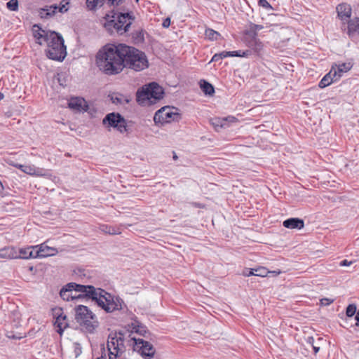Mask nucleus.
<instances>
[{"label": "nucleus", "mask_w": 359, "mask_h": 359, "mask_svg": "<svg viewBox=\"0 0 359 359\" xmlns=\"http://www.w3.org/2000/svg\"><path fill=\"white\" fill-rule=\"evenodd\" d=\"M57 252L56 249L46 246V257L55 255Z\"/></svg>", "instance_id": "obj_44"}, {"label": "nucleus", "mask_w": 359, "mask_h": 359, "mask_svg": "<svg viewBox=\"0 0 359 359\" xmlns=\"http://www.w3.org/2000/svg\"><path fill=\"white\" fill-rule=\"evenodd\" d=\"M111 13V15L107 14L104 18L106 19V22L104 23V27L111 34L115 32L120 35L128 32L130 29V25L135 20L133 13L113 10Z\"/></svg>", "instance_id": "obj_3"}, {"label": "nucleus", "mask_w": 359, "mask_h": 359, "mask_svg": "<svg viewBox=\"0 0 359 359\" xmlns=\"http://www.w3.org/2000/svg\"><path fill=\"white\" fill-rule=\"evenodd\" d=\"M82 353V348L79 343H74V353L76 358H78Z\"/></svg>", "instance_id": "obj_39"}, {"label": "nucleus", "mask_w": 359, "mask_h": 359, "mask_svg": "<svg viewBox=\"0 0 359 359\" xmlns=\"http://www.w3.org/2000/svg\"><path fill=\"white\" fill-rule=\"evenodd\" d=\"M306 341L307 344L312 346L314 353L316 354L320 350V346L315 344L314 338L313 337H308Z\"/></svg>", "instance_id": "obj_37"}, {"label": "nucleus", "mask_w": 359, "mask_h": 359, "mask_svg": "<svg viewBox=\"0 0 359 359\" xmlns=\"http://www.w3.org/2000/svg\"><path fill=\"white\" fill-rule=\"evenodd\" d=\"M282 271H243L241 275L245 277L255 276L259 277H276L278 276Z\"/></svg>", "instance_id": "obj_15"}, {"label": "nucleus", "mask_w": 359, "mask_h": 359, "mask_svg": "<svg viewBox=\"0 0 359 359\" xmlns=\"http://www.w3.org/2000/svg\"><path fill=\"white\" fill-rule=\"evenodd\" d=\"M124 0H107V4L109 6H118Z\"/></svg>", "instance_id": "obj_40"}, {"label": "nucleus", "mask_w": 359, "mask_h": 359, "mask_svg": "<svg viewBox=\"0 0 359 359\" xmlns=\"http://www.w3.org/2000/svg\"><path fill=\"white\" fill-rule=\"evenodd\" d=\"M264 25V28H266V29H269L272 26L271 25H270L269 23H265Z\"/></svg>", "instance_id": "obj_51"}, {"label": "nucleus", "mask_w": 359, "mask_h": 359, "mask_svg": "<svg viewBox=\"0 0 359 359\" xmlns=\"http://www.w3.org/2000/svg\"><path fill=\"white\" fill-rule=\"evenodd\" d=\"M249 46L255 51L259 52L262 48V43L257 38V36H252V40L249 42Z\"/></svg>", "instance_id": "obj_29"}, {"label": "nucleus", "mask_w": 359, "mask_h": 359, "mask_svg": "<svg viewBox=\"0 0 359 359\" xmlns=\"http://www.w3.org/2000/svg\"><path fill=\"white\" fill-rule=\"evenodd\" d=\"M107 0H86V7L89 11H95L102 7Z\"/></svg>", "instance_id": "obj_25"}, {"label": "nucleus", "mask_w": 359, "mask_h": 359, "mask_svg": "<svg viewBox=\"0 0 359 359\" xmlns=\"http://www.w3.org/2000/svg\"><path fill=\"white\" fill-rule=\"evenodd\" d=\"M0 257L3 259H14L18 255L15 249L12 247H5L0 249Z\"/></svg>", "instance_id": "obj_22"}, {"label": "nucleus", "mask_w": 359, "mask_h": 359, "mask_svg": "<svg viewBox=\"0 0 359 359\" xmlns=\"http://www.w3.org/2000/svg\"><path fill=\"white\" fill-rule=\"evenodd\" d=\"M118 334L119 336L116 339V346L114 347V350L117 353L121 351V353H123L125 352L123 335L121 332H119Z\"/></svg>", "instance_id": "obj_26"}, {"label": "nucleus", "mask_w": 359, "mask_h": 359, "mask_svg": "<svg viewBox=\"0 0 359 359\" xmlns=\"http://www.w3.org/2000/svg\"><path fill=\"white\" fill-rule=\"evenodd\" d=\"M339 80V76L336 74V71L334 69H330L329 73H327L320 81L319 87L320 88H324L332 83L337 81Z\"/></svg>", "instance_id": "obj_17"}, {"label": "nucleus", "mask_w": 359, "mask_h": 359, "mask_svg": "<svg viewBox=\"0 0 359 359\" xmlns=\"http://www.w3.org/2000/svg\"><path fill=\"white\" fill-rule=\"evenodd\" d=\"M170 19H169V18H166V19L163 21V26L164 27H168L170 26Z\"/></svg>", "instance_id": "obj_48"}, {"label": "nucleus", "mask_w": 359, "mask_h": 359, "mask_svg": "<svg viewBox=\"0 0 359 359\" xmlns=\"http://www.w3.org/2000/svg\"><path fill=\"white\" fill-rule=\"evenodd\" d=\"M133 341V349L138 353L144 359H151L156 353V349L149 341L142 339L132 337Z\"/></svg>", "instance_id": "obj_9"}, {"label": "nucleus", "mask_w": 359, "mask_h": 359, "mask_svg": "<svg viewBox=\"0 0 359 359\" xmlns=\"http://www.w3.org/2000/svg\"><path fill=\"white\" fill-rule=\"evenodd\" d=\"M68 107L77 112H85L88 109L87 102L81 97H71L68 101Z\"/></svg>", "instance_id": "obj_12"}, {"label": "nucleus", "mask_w": 359, "mask_h": 359, "mask_svg": "<svg viewBox=\"0 0 359 359\" xmlns=\"http://www.w3.org/2000/svg\"><path fill=\"white\" fill-rule=\"evenodd\" d=\"M201 88L205 95H212L215 93L214 87L212 84L205 80H201L200 82Z\"/></svg>", "instance_id": "obj_27"}, {"label": "nucleus", "mask_w": 359, "mask_h": 359, "mask_svg": "<svg viewBox=\"0 0 359 359\" xmlns=\"http://www.w3.org/2000/svg\"><path fill=\"white\" fill-rule=\"evenodd\" d=\"M285 228L294 229H302L304 226V221L299 218H290L285 220L283 223Z\"/></svg>", "instance_id": "obj_19"}, {"label": "nucleus", "mask_w": 359, "mask_h": 359, "mask_svg": "<svg viewBox=\"0 0 359 359\" xmlns=\"http://www.w3.org/2000/svg\"><path fill=\"white\" fill-rule=\"evenodd\" d=\"M225 119H226V122H234L236 120V118L234 116H228Z\"/></svg>", "instance_id": "obj_50"}, {"label": "nucleus", "mask_w": 359, "mask_h": 359, "mask_svg": "<svg viewBox=\"0 0 359 359\" xmlns=\"http://www.w3.org/2000/svg\"><path fill=\"white\" fill-rule=\"evenodd\" d=\"M67 11V8H66L65 5L62 4V2L58 5L57 4H53L50 5H48L46 4V17L52 16L57 12L64 13Z\"/></svg>", "instance_id": "obj_20"}, {"label": "nucleus", "mask_w": 359, "mask_h": 359, "mask_svg": "<svg viewBox=\"0 0 359 359\" xmlns=\"http://www.w3.org/2000/svg\"><path fill=\"white\" fill-rule=\"evenodd\" d=\"M212 125L216 130H219V128L226 127V119H221L219 118L212 120Z\"/></svg>", "instance_id": "obj_31"}, {"label": "nucleus", "mask_w": 359, "mask_h": 359, "mask_svg": "<svg viewBox=\"0 0 359 359\" xmlns=\"http://www.w3.org/2000/svg\"><path fill=\"white\" fill-rule=\"evenodd\" d=\"M78 324L83 332L88 334H93L99 326V322L96 316H94L93 319L87 318L78 323Z\"/></svg>", "instance_id": "obj_13"}, {"label": "nucleus", "mask_w": 359, "mask_h": 359, "mask_svg": "<svg viewBox=\"0 0 359 359\" xmlns=\"http://www.w3.org/2000/svg\"><path fill=\"white\" fill-rule=\"evenodd\" d=\"M320 302L321 306H329L334 302V299L325 297V298L321 299L320 300Z\"/></svg>", "instance_id": "obj_43"}, {"label": "nucleus", "mask_w": 359, "mask_h": 359, "mask_svg": "<svg viewBox=\"0 0 359 359\" xmlns=\"http://www.w3.org/2000/svg\"><path fill=\"white\" fill-rule=\"evenodd\" d=\"M125 44L106 45L98 51L96 64L98 68L108 75L120 73L124 68Z\"/></svg>", "instance_id": "obj_2"}, {"label": "nucleus", "mask_w": 359, "mask_h": 359, "mask_svg": "<svg viewBox=\"0 0 359 359\" xmlns=\"http://www.w3.org/2000/svg\"><path fill=\"white\" fill-rule=\"evenodd\" d=\"M139 1H140V0H135V1H136L137 3H138V2H139Z\"/></svg>", "instance_id": "obj_58"}, {"label": "nucleus", "mask_w": 359, "mask_h": 359, "mask_svg": "<svg viewBox=\"0 0 359 359\" xmlns=\"http://www.w3.org/2000/svg\"><path fill=\"white\" fill-rule=\"evenodd\" d=\"M354 263H355V262L348 261L346 259H344L339 262V266H352Z\"/></svg>", "instance_id": "obj_45"}, {"label": "nucleus", "mask_w": 359, "mask_h": 359, "mask_svg": "<svg viewBox=\"0 0 359 359\" xmlns=\"http://www.w3.org/2000/svg\"><path fill=\"white\" fill-rule=\"evenodd\" d=\"M220 60H221V57H220V55H219V53H215L212 56L210 62H217V61H219Z\"/></svg>", "instance_id": "obj_46"}, {"label": "nucleus", "mask_w": 359, "mask_h": 359, "mask_svg": "<svg viewBox=\"0 0 359 359\" xmlns=\"http://www.w3.org/2000/svg\"><path fill=\"white\" fill-rule=\"evenodd\" d=\"M123 353H121V351L117 353L116 352L115 353L111 351H109V359H118L121 355H122Z\"/></svg>", "instance_id": "obj_42"}, {"label": "nucleus", "mask_w": 359, "mask_h": 359, "mask_svg": "<svg viewBox=\"0 0 359 359\" xmlns=\"http://www.w3.org/2000/svg\"><path fill=\"white\" fill-rule=\"evenodd\" d=\"M29 269L32 270V269H33V266H30V267L29 268Z\"/></svg>", "instance_id": "obj_56"}, {"label": "nucleus", "mask_w": 359, "mask_h": 359, "mask_svg": "<svg viewBox=\"0 0 359 359\" xmlns=\"http://www.w3.org/2000/svg\"><path fill=\"white\" fill-rule=\"evenodd\" d=\"M181 118L178 109L173 107L165 106L158 109L154 114L155 123H168L172 121H177Z\"/></svg>", "instance_id": "obj_8"}, {"label": "nucleus", "mask_w": 359, "mask_h": 359, "mask_svg": "<svg viewBox=\"0 0 359 359\" xmlns=\"http://www.w3.org/2000/svg\"><path fill=\"white\" fill-rule=\"evenodd\" d=\"M104 125L116 128L121 133L128 131L126 120L118 113L108 114L103 119Z\"/></svg>", "instance_id": "obj_10"}, {"label": "nucleus", "mask_w": 359, "mask_h": 359, "mask_svg": "<svg viewBox=\"0 0 359 359\" xmlns=\"http://www.w3.org/2000/svg\"><path fill=\"white\" fill-rule=\"evenodd\" d=\"M351 68L352 65L351 62H344L339 64L336 67H332L331 69H334L336 71V74L339 76V79L344 73L348 72Z\"/></svg>", "instance_id": "obj_23"}, {"label": "nucleus", "mask_w": 359, "mask_h": 359, "mask_svg": "<svg viewBox=\"0 0 359 359\" xmlns=\"http://www.w3.org/2000/svg\"><path fill=\"white\" fill-rule=\"evenodd\" d=\"M32 30L33 36L36 39L37 43L41 45L43 41H45V36L41 34V32H45V31L37 24L32 26Z\"/></svg>", "instance_id": "obj_21"}, {"label": "nucleus", "mask_w": 359, "mask_h": 359, "mask_svg": "<svg viewBox=\"0 0 359 359\" xmlns=\"http://www.w3.org/2000/svg\"><path fill=\"white\" fill-rule=\"evenodd\" d=\"M14 166L20 169L24 172L29 174V175H32L34 172V169L32 167H30L29 165L15 164V165H14Z\"/></svg>", "instance_id": "obj_36"}, {"label": "nucleus", "mask_w": 359, "mask_h": 359, "mask_svg": "<svg viewBox=\"0 0 359 359\" xmlns=\"http://www.w3.org/2000/svg\"><path fill=\"white\" fill-rule=\"evenodd\" d=\"M258 4L266 9H271L272 7L266 0H259Z\"/></svg>", "instance_id": "obj_41"}, {"label": "nucleus", "mask_w": 359, "mask_h": 359, "mask_svg": "<svg viewBox=\"0 0 359 359\" xmlns=\"http://www.w3.org/2000/svg\"><path fill=\"white\" fill-rule=\"evenodd\" d=\"M53 317V325L55 332L62 336L65 330L68 327H74L67 316L61 307H55L51 309Z\"/></svg>", "instance_id": "obj_7"}, {"label": "nucleus", "mask_w": 359, "mask_h": 359, "mask_svg": "<svg viewBox=\"0 0 359 359\" xmlns=\"http://www.w3.org/2000/svg\"><path fill=\"white\" fill-rule=\"evenodd\" d=\"M29 246L25 248H21L19 250V255L18 257L21 259H29L30 256H32V250L29 252Z\"/></svg>", "instance_id": "obj_32"}, {"label": "nucleus", "mask_w": 359, "mask_h": 359, "mask_svg": "<svg viewBox=\"0 0 359 359\" xmlns=\"http://www.w3.org/2000/svg\"><path fill=\"white\" fill-rule=\"evenodd\" d=\"M74 319L78 323L87 318L93 319L96 315L92 311L84 305H77L74 307Z\"/></svg>", "instance_id": "obj_11"}, {"label": "nucleus", "mask_w": 359, "mask_h": 359, "mask_svg": "<svg viewBox=\"0 0 359 359\" xmlns=\"http://www.w3.org/2000/svg\"><path fill=\"white\" fill-rule=\"evenodd\" d=\"M8 337H9V338H12V339H20L22 338V337H23V336L13 334V335H9V336H8Z\"/></svg>", "instance_id": "obj_49"}, {"label": "nucleus", "mask_w": 359, "mask_h": 359, "mask_svg": "<svg viewBox=\"0 0 359 359\" xmlns=\"http://www.w3.org/2000/svg\"><path fill=\"white\" fill-rule=\"evenodd\" d=\"M4 98V95L0 93V100H1Z\"/></svg>", "instance_id": "obj_52"}, {"label": "nucleus", "mask_w": 359, "mask_h": 359, "mask_svg": "<svg viewBox=\"0 0 359 359\" xmlns=\"http://www.w3.org/2000/svg\"><path fill=\"white\" fill-rule=\"evenodd\" d=\"M205 37L210 41H217L221 36L219 32L210 28H208L205 29Z\"/></svg>", "instance_id": "obj_30"}, {"label": "nucleus", "mask_w": 359, "mask_h": 359, "mask_svg": "<svg viewBox=\"0 0 359 359\" xmlns=\"http://www.w3.org/2000/svg\"><path fill=\"white\" fill-rule=\"evenodd\" d=\"M7 8L12 11H15L18 8V0H10L7 3Z\"/></svg>", "instance_id": "obj_38"}, {"label": "nucleus", "mask_w": 359, "mask_h": 359, "mask_svg": "<svg viewBox=\"0 0 359 359\" xmlns=\"http://www.w3.org/2000/svg\"><path fill=\"white\" fill-rule=\"evenodd\" d=\"M128 327L131 328V333L135 332L143 337H146L147 333L149 332L147 327L137 320L128 325Z\"/></svg>", "instance_id": "obj_18"}, {"label": "nucleus", "mask_w": 359, "mask_h": 359, "mask_svg": "<svg viewBox=\"0 0 359 359\" xmlns=\"http://www.w3.org/2000/svg\"><path fill=\"white\" fill-rule=\"evenodd\" d=\"M220 55L221 60L225 58L226 57H243L247 55L248 54L245 52L240 51H222L219 53Z\"/></svg>", "instance_id": "obj_28"}, {"label": "nucleus", "mask_w": 359, "mask_h": 359, "mask_svg": "<svg viewBox=\"0 0 359 359\" xmlns=\"http://www.w3.org/2000/svg\"><path fill=\"white\" fill-rule=\"evenodd\" d=\"M118 338V336L116 335V334H109V337H108V341H107V348L109 349V351H111V348H113L116 346V339Z\"/></svg>", "instance_id": "obj_34"}, {"label": "nucleus", "mask_w": 359, "mask_h": 359, "mask_svg": "<svg viewBox=\"0 0 359 359\" xmlns=\"http://www.w3.org/2000/svg\"><path fill=\"white\" fill-rule=\"evenodd\" d=\"M48 57L53 60L62 61L67 55L62 36L55 32H46Z\"/></svg>", "instance_id": "obj_5"}, {"label": "nucleus", "mask_w": 359, "mask_h": 359, "mask_svg": "<svg viewBox=\"0 0 359 359\" xmlns=\"http://www.w3.org/2000/svg\"><path fill=\"white\" fill-rule=\"evenodd\" d=\"M262 29H264V25L254 23L250 25V32L252 33V36H257V32Z\"/></svg>", "instance_id": "obj_35"}, {"label": "nucleus", "mask_w": 359, "mask_h": 359, "mask_svg": "<svg viewBox=\"0 0 359 359\" xmlns=\"http://www.w3.org/2000/svg\"><path fill=\"white\" fill-rule=\"evenodd\" d=\"M43 243L40 245L29 246V251L32 250L30 258H43L45 257V251L43 248Z\"/></svg>", "instance_id": "obj_24"}, {"label": "nucleus", "mask_w": 359, "mask_h": 359, "mask_svg": "<svg viewBox=\"0 0 359 359\" xmlns=\"http://www.w3.org/2000/svg\"><path fill=\"white\" fill-rule=\"evenodd\" d=\"M357 306L354 304H350L346 309V315L348 318H352L357 313Z\"/></svg>", "instance_id": "obj_33"}, {"label": "nucleus", "mask_w": 359, "mask_h": 359, "mask_svg": "<svg viewBox=\"0 0 359 359\" xmlns=\"http://www.w3.org/2000/svg\"><path fill=\"white\" fill-rule=\"evenodd\" d=\"M257 269H266L264 267H259Z\"/></svg>", "instance_id": "obj_53"}, {"label": "nucleus", "mask_w": 359, "mask_h": 359, "mask_svg": "<svg viewBox=\"0 0 359 359\" xmlns=\"http://www.w3.org/2000/svg\"><path fill=\"white\" fill-rule=\"evenodd\" d=\"M41 11H45V8H41Z\"/></svg>", "instance_id": "obj_54"}, {"label": "nucleus", "mask_w": 359, "mask_h": 359, "mask_svg": "<svg viewBox=\"0 0 359 359\" xmlns=\"http://www.w3.org/2000/svg\"><path fill=\"white\" fill-rule=\"evenodd\" d=\"M111 100H112L113 102H114V103H121L122 102V98L118 97L117 96L112 97Z\"/></svg>", "instance_id": "obj_47"}, {"label": "nucleus", "mask_w": 359, "mask_h": 359, "mask_svg": "<svg viewBox=\"0 0 359 359\" xmlns=\"http://www.w3.org/2000/svg\"><path fill=\"white\" fill-rule=\"evenodd\" d=\"M125 49L126 53H124V67L139 72L148 67V60L143 52L127 45H125Z\"/></svg>", "instance_id": "obj_6"}, {"label": "nucleus", "mask_w": 359, "mask_h": 359, "mask_svg": "<svg viewBox=\"0 0 359 359\" xmlns=\"http://www.w3.org/2000/svg\"><path fill=\"white\" fill-rule=\"evenodd\" d=\"M247 269L252 270V269H252V268H248Z\"/></svg>", "instance_id": "obj_57"}, {"label": "nucleus", "mask_w": 359, "mask_h": 359, "mask_svg": "<svg viewBox=\"0 0 359 359\" xmlns=\"http://www.w3.org/2000/svg\"><path fill=\"white\" fill-rule=\"evenodd\" d=\"M347 23V34L349 37L359 36V18L350 19Z\"/></svg>", "instance_id": "obj_16"}, {"label": "nucleus", "mask_w": 359, "mask_h": 359, "mask_svg": "<svg viewBox=\"0 0 359 359\" xmlns=\"http://www.w3.org/2000/svg\"><path fill=\"white\" fill-rule=\"evenodd\" d=\"M60 297L65 301L92 300L104 310L107 313H111L116 310L121 309V306L114 300L111 294L101 288H95L90 285H81L71 282L62 287L60 291Z\"/></svg>", "instance_id": "obj_1"}, {"label": "nucleus", "mask_w": 359, "mask_h": 359, "mask_svg": "<svg viewBox=\"0 0 359 359\" xmlns=\"http://www.w3.org/2000/svg\"><path fill=\"white\" fill-rule=\"evenodd\" d=\"M76 293L77 292H75V294H74V292H72V295H78Z\"/></svg>", "instance_id": "obj_55"}, {"label": "nucleus", "mask_w": 359, "mask_h": 359, "mask_svg": "<svg viewBox=\"0 0 359 359\" xmlns=\"http://www.w3.org/2000/svg\"><path fill=\"white\" fill-rule=\"evenodd\" d=\"M163 94V88L158 83L152 82L138 89L136 100L140 104L149 106L162 99Z\"/></svg>", "instance_id": "obj_4"}, {"label": "nucleus", "mask_w": 359, "mask_h": 359, "mask_svg": "<svg viewBox=\"0 0 359 359\" xmlns=\"http://www.w3.org/2000/svg\"><path fill=\"white\" fill-rule=\"evenodd\" d=\"M337 12L339 18L344 23L350 20L352 13V9L350 5L347 4H341L337 6Z\"/></svg>", "instance_id": "obj_14"}]
</instances>
